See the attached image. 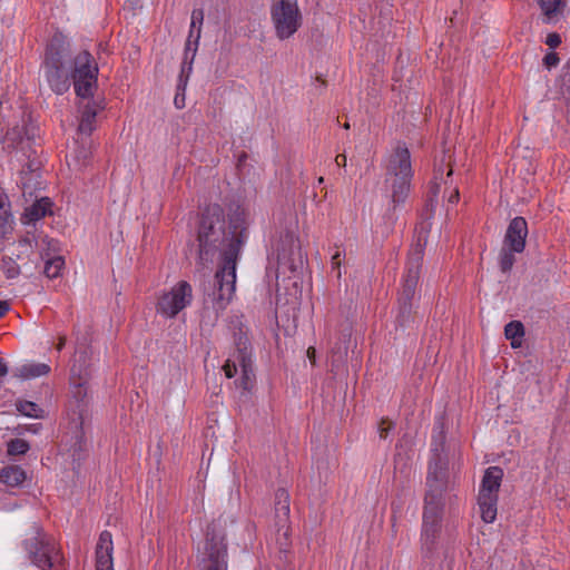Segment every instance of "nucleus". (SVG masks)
Instances as JSON below:
<instances>
[{"label":"nucleus","mask_w":570,"mask_h":570,"mask_svg":"<svg viewBox=\"0 0 570 570\" xmlns=\"http://www.w3.org/2000/svg\"><path fill=\"white\" fill-rule=\"evenodd\" d=\"M249 213L239 205L230 208L228 232L219 206H212L203 215L198 230L199 259L212 261L219 250L222 264L216 273L217 289L214 296L216 311H224L232 302L236 289V264L240 248L247 238Z\"/></svg>","instance_id":"nucleus-1"},{"label":"nucleus","mask_w":570,"mask_h":570,"mask_svg":"<svg viewBox=\"0 0 570 570\" xmlns=\"http://www.w3.org/2000/svg\"><path fill=\"white\" fill-rule=\"evenodd\" d=\"M98 66L92 56L80 52L73 62L72 79L77 96L83 101L79 105L80 119L78 131L90 135L96 127V116L104 106L100 101L90 99L97 87Z\"/></svg>","instance_id":"nucleus-2"},{"label":"nucleus","mask_w":570,"mask_h":570,"mask_svg":"<svg viewBox=\"0 0 570 570\" xmlns=\"http://www.w3.org/2000/svg\"><path fill=\"white\" fill-rule=\"evenodd\" d=\"M429 490L425 495L423 522L421 531V547L425 553L434 550L441 533L444 509L443 485L436 479L428 478Z\"/></svg>","instance_id":"nucleus-3"},{"label":"nucleus","mask_w":570,"mask_h":570,"mask_svg":"<svg viewBox=\"0 0 570 570\" xmlns=\"http://www.w3.org/2000/svg\"><path fill=\"white\" fill-rule=\"evenodd\" d=\"M411 156L407 148L397 146L387 158L385 184L391 189L392 202L401 204L410 193L412 179Z\"/></svg>","instance_id":"nucleus-4"},{"label":"nucleus","mask_w":570,"mask_h":570,"mask_svg":"<svg viewBox=\"0 0 570 570\" xmlns=\"http://www.w3.org/2000/svg\"><path fill=\"white\" fill-rule=\"evenodd\" d=\"M24 546L32 562L41 570H58L62 559L60 550L41 529L35 528L24 540Z\"/></svg>","instance_id":"nucleus-5"},{"label":"nucleus","mask_w":570,"mask_h":570,"mask_svg":"<svg viewBox=\"0 0 570 570\" xmlns=\"http://www.w3.org/2000/svg\"><path fill=\"white\" fill-rule=\"evenodd\" d=\"M269 13L275 35L281 40L293 37L303 22L297 0H272Z\"/></svg>","instance_id":"nucleus-6"},{"label":"nucleus","mask_w":570,"mask_h":570,"mask_svg":"<svg viewBox=\"0 0 570 570\" xmlns=\"http://www.w3.org/2000/svg\"><path fill=\"white\" fill-rule=\"evenodd\" d=\"M193 302V287L186 281H179L168 291H164L157 299L156 312L165 318L176 317Z\"/></svg>","instance_id":"nucleus-7"},{"label":"nucleus","mask_w":570,"mask_h":570,"mask_svg":"<svg viewBox=\"0 0 570 570\" xmlns=\"http://www.w3.org/2000/svg\"><path fill=\"white\" fill-rule=\"evenodd\" d=\"M528 235V225L523 217H515L508 226L504 245L511 252L521 253L525 247V238Z\"/></svg>","instance_id":"nucleus-8"},{"label":"nucleus","mask_w":570,"mask_h":570,"mask_svg":"<svg viewBox=\"0 0 570 570\" xmlns=\"http://www.w3.org/2000/svg\"><path fill=\"white\" fill-rule=\"evenodd\" d=\"M203 21H204L203 10L202 9L193 10L189 36H188V39H187L186 46H185V60L189 59L188 71L191 70V63H193V60L197 52Z\"/></svg>","instance_id":"nucleus-9"},{"label":"nucleus","mask_w":570,"mask_h":570,"mask_svg":"<svg viewBox=\"0 0 570 570\" xmlns=\"http://www.w3.org/2000/svg\"><path fill=\"white\" fill-rule=\"evenodd\" d=\"M111 533L104 531L96 548V570H114Z\"/></svg>","instance_id":"nucleus-10"},{"label":"nucleus","mask_w":570,"mask_h":570,"mask_svg":"<svg viewBox=\"0 0 570 570\" xmlns=\"http://www.w3.org/2000/svg\"><path fill=\"white\" fill-rule=\"evenodd\" d=\"M208 560L205 570H227L226 546L223 539H210L206 543Z\"/></svg>","instance_id":"nucleus-11"},{"label":"nucleus","mask_w":570,"mask_h":570,"mask_svg":"<svg viewBox=\"0 0 570 570\" xmlns=\"http://www.w3.org/2000/svg\"><path fill=\"white\" fill-rule=\"evenodd\" d=\"M234 344L236 346V355L239 361L242 372L244 376L248 379L252 365V352L247 331L239 328L238 332H235Z\"/></svg>","instance_id":"nucleus-12"},{"label":"nucleus","mask_w":570,"mask_h":570,"mask_svg":"<svg viewBox=\"0 0 570 570\" xmlns=\"http://www.w3.org/2000/svg\"><path fill=\"white\" fill-rule=\"evenodd\" d=\"M45 72L50 88L56 94L61 95L69 89L68 77L55 61L46 60Z\"/></svg>","instance_id":"nucleus-13"},{"label":"nucleus","mask_w":570,"mask_h":570,"mask_svg":"<svg viewBox=\"0 0 570 570\" xmlns=\"http://www.w3.org/2000/svg\"><path fill=\"white\" fill-rule=\"evenodd\" d=\"M502 478L503 471L501 468H488L481 481L479 495L499 498L498 493L501 487Z\"/></svg>","instance_id":"nucleus-14"},{"label":"nucleus","mask_w":570,"mask_h":570,"mask_svg":"<svg viewBox=\"0 0 570 570\" xmlns=\"http://www.w3.org/2000/svg\"><path fill=\"white\" fill-rule=\"evenodd\" d=\"M420 255H417L415 259H411L403 277L402 296L406 301H410L414 295L420 278Z\"/></svg>","instance_id":"nucleus-15"},{"label":"nucleus","mask_w":570,"mask_h":570,"mask_svg":"<svg viewBox=\"0 0 570 570\" xmlns=\"http://www.w3.org/2000/svg\"><path fill=\"white\" fill-rule=\"evenodd\" d=\"M51 208L52 202L48 197H42L38 199L36 203H33L31 206L26 208L24 214L22 216V223L31 224L43 218L46 215L51 214Z\"/></svg>","instance_id":"nucleus-16"},{"label":"nucleus","mask_w":570,"mask_h":570,"mask_svg":"<svg viewBox=\"0 0 570 570\" xmlns=\"http://www.w3.org/2000/svg\"><path fill=\"white\" fill-rule=\"evenodd\" d=\"M26 479L27 473L19 465H8L0 471V482L8 487H20Z\"/></svg>","instance_id":"nucleus-17"},{"label":"nucleus","mask_w":570,"mask_h":570,"mask_svg":"<svg viewBox=\"0 0 570 570\" xmlns=\"http://www.w3.org/2000/svg\"><path fill=\"white\" fill-rule=\"evenodd\" d=\"M478 504L480 509L481 519L485 523L494 522L498 512V498L478 495Z\"/></svg>","instance_id":"nucleus-18"},{"label":"nucleus","mask_w":570,"mask_h":570,"mask_svg":"<svg viewBox=\"0 0 570 570\" xmlns=\"http://www.w3.org/2000/svg\"><path fill=\"white\" fill-rule=\"evenodd\" d=\"M13 230V218L10 213V205L0 195V242L6 239Z\"/></svg>","instance_id":"nucleus-19"},{"label":"nucleus","mask_w":570,"mask_h":570,"mask_svg":"<svg viewBox=\"0 0 570 570\" xmlns=\"http://www.w3.org/2000/svg\"><path fill=\"white\" fill-rule=\"evenodd\" d=\"M50 371L49 365L45 363H28L19 367V376L26 380L40 377L48 374Z\"/></svg>","instance_id":"nucleus-20"},{"label":"nucleus","mask_w":570,"mask_h":570,"mask_svg":"<svg viewBox=\"0 0 570 570\" xmlns=\"http://www.w3.org/2000/svg\"><path fill=\"white\" fill-rule=\"evenodd\" d=\"M504 335L507 340L511 341L512 347H519L521 345V340L524 335V328L521 322L513 321L505 325Z\"/></svg>","instance_id":"nucleus-21"},{"label":"nucleus","mask_w":570,"mask_h":570,"mask_svg":"<svg viewBox=\"0 0 570 570\" xmlns=\"http://www.w3.org/2000/svg\"><path fill=\"white\" fill-rule=\"evenodd\" d=\"M45 259V268L43 273L48 278H57L60 276L62 269L65 268V259L62 256L57 255L53 257H43Z\"/></svg>","instance_id":"nucleus-22"},{"label":"nucleus","mask_w":570,"mask_h":570,"mask_svg":"<svg viewBox=\"0 0 570 570\" xmlns=\"http://www.w3.org/2000/svg\"><path fill=\"white\" fill-rule=\"evenodd\" d=\"M538 3L547 22H550L560 12L562 7V0H538Z\"/></svg>","instance_id":"nucleus-23"},{"label":"nucleus","mask_w":570,"mask_h":570,"mask_svg":"<svg viewBox=\"0 0 570 570\" xmlns=\"http://www.w3.org/2000/svg\"><path fill=\"white\" fill-rule=\"evenodd\" d=\"M23 128L22 127H13L11 130H9L4 136V144L7 148L16 149L17 145H24L29 144L28 141L23 140Z\"/></svg>","instance_id":"nucleus-24"},{"label":"nucleus","mask_w":570,"mask_h":570,"mask_svg":"<svg viewBox=\"0 0 570 570\" xmlns=\"http://www.w3.org/2000/svg\"><path fill=\"white\" fill-rule=\"evenodd\" d=\"M38 178L39 174L36 170H32L30 173L21 171L20 185L23 190V194H32V189H35L39 184Z\"/></svg>","instance_id":"nucleus-25"},{"label":"nucleus","mask_w":570,"mask_h":570,"mask_svg":"<svg viewBox=\"0 0 570 570\" xmlns=\"http://www.w3.org/2000/svg\"><path fill=\"white\" fill-rule=\"evenodd\" d=\"M17 410L24 416L28 417H41L42 416V409L39 407L38 404L30 402V401H19L16 404Z\"/></svg>","instance_id":"nucleus-26"},{"label":"nucleus","mask_w":570,"mask_h":570,"mask_svg":"<svg viewBox=\"0 0 570 570\" xmlns=\"http://www.w3.org/2000/svg\"><path fill=\"white\" fill-rule=\"evenodd\" d=\"M188 63H189V59L188 60H185L184 59V63H183V68H181V73L185 72V68L187 67L188 68ZM186 83H187V80L183 79V75H180V79H179V83L177 86V92L175 95V98H174V105L177 109H183L185 107V89H186Z\"/></svg>","instance_id":"nucleus-27"},{"label":"nucleus","mask_w":570,"mask_h":570,"mask_svg":"<svg viewBox=\"0 0 570 570\" xmlns=\"http://www.w3.org/2000/svg\"><path fill=\"white\" fill-rule=\"evenodd\" d=\"M30 449L29 443L23 439H13L8 443L9 455H21L28 452Z\"/></svg>","instance_id":"nucleus-28"},{"label":"nucleus","mask_w":570,"mask_h":570,"mask_svg":"<svg viewBox=\"0 0 570 570\" xmlns=\"http://www.w3.org/2000/svg\"><path fill=\"white\" fill-rule=\"evenodd\" d=\"M276 511L285 518L289 514V495L285 490H278L276 493Z\"/></svg>","instance_id":"nucleus-29"},{"label":"nucleus","mask_w":570,"mask_h":570,"mask_svg":"<svg viewBox=\"0 0 570 570\" xmlns=\"http://www.w3.org/2000/svg\"><path fill=\"white\" fill-rule=\"evenodd\" d=\"M344 257H345L344 250L341 249L338 246H336V249L332 254V257H331V265H332V269H333V272H335L337 278L342 277L341 265L343 263Z\"/></svg>","instance_id":"nucleus-30"},{"label":"nucleus","mask_w":570,"mask_h":570,"mask_svg":"<svg viewBox=\"0 0 570 570\" xmlns=\"http://www.w3.org/2000/svg\"><path fill=\"white\" fill-rule=\"evenodd\" d=\"M1 267L8 278H14L20 274V267L12 258H3Z\"/></svg>","instance_id":"nucleus-31"},{"label":"nucleus","mask_w":570,"mask_h":570,"mask_svg":"<svg viewBox=\"0 0 570 570\" xmlns=\"http://www.w3.org/2000/svg\"><path fill=\"white\" fill-rule=\"evenodd\" d=\"M238 366L240 367L239 361L237 360V355L235 354L233 357L227 358L225 364L223 365V371L226 377L232 379L238 372Z\"/></svg>","instance_id":"nucleus-32"},{"label":"nucleus","mask_w":570,"mask_h":570,"mask_svg":"<svg viewBox=\"0 0 570 570\" xmlns=\"http://www.w3.org/2000/svg\"><path fill=\"white\" fill-rule=\"evenodd\" d=\"M514 252H511L510 249L507 250L505 248L502 249L500 254V267L503 272H508L512 268L514 264Z\"/></svg>","instance_id":"nucleus-33"},{"label":"nucleus","mask_w":570,"mask_h":570,"mask_svg":"<svg viewBox=\"0 0 570 570\" xmlns=\"http://www.w3.org/2000/svg\"><path fill=\"white\" fill-rule=\"evenodd\" d=\"M559 63V57L556 52H548L543 58V65L551 69Z\"/></svg>","instance_id":"nucleus-34"},{"label":"nucleus","mask_w":570,"mask_h":570,"mask_svg":"<svg viewBox=\"0 0 570 570\" xmlns=\"http://www.w3.org/2000/svg\"><path fill=\"white\" fill-rule=\"evenodd\" d=\"M546 43L552 49L557 48L561 43V38L558 33L551 32L547 36Z\"/></svg>","instance_id":"nucleus-35"},{"label":"nucleus","mask_w":570,"mask_h":570,"mask_svg":"<svg viewBox=\"0 0 570 570\" xmlns=\"http://www.w3.org/2000/svg\"><path fill=\"white\" fill-rule=\"evenodd\" d=\"M390 429H391V423L386 422V421H382L381 424H380V435H381V438H385L387 432L390 431Z\"/></svg>","instance_id":"nucleus-36"},{"label":"nucleus","mask_w":570,"mask_h":570,"mask_svg":"<svg viewBox=\"0 0 570 570\" xmlns=\"http://www.w3.org/2000/svg\"><path fill=\"white\" fill-rule=\"evenodd\" d=\"M459 197H460V194H459V189H454L453 193L450 195L449 197V203L451 204H456L458 200H459Z\"/></svg>","instance_id":"nucleus-37"},{"label":"nucleus","mask_w":570,"mask_h":570,"mask_svg":"<svg viewBox=\"0 0 570 570\" xmlns=\"http://www.w3.org/2000/svg\"><path fill=\"white\" fill-rule=\"evenodd\" d=\"M9 311V304L6 301H0V318Z\"/></svg>","instance_id":"nucleus-38"},{"label":"nucleus","mask_w":570,"mask_h":570,"mask_svg":"<svg viewBox=\"0 0 570 570\" xmlns=\"http://www.w3.org/2000/svg\"><path fill=\"white\" fill-rule=\"evenodd\" d=\"M335 161L338 166H343L345 167L346 166V156L341 154V155H337L336 158H335Z\"/></svg>","instance_id":"nucleus-39"},{"label":"nucleus","mask_w":570,"mask_h":570,"mask_svg":"<svg viewBox=\"0 0 570 570\" xmlns=\"http://www.w3.org/2000/svg\"><path fill=\"white\" fill-rule=\"evenodd\" d=\"M315 354H316V351H315L314 347H308L307 348V357L312 362V364L315 363Z\"/></svg>","instance_id":"nucleus-40"},{"label":"nucleus","mask_w":570,"mask_h":570,"mask_svg":"<svg viewBox=\"0 0 570 570\" xmlns=\"http://www.w3.org/2000/svg\"><path fill=\"white\" fill-rule=\"evenodd\" d=\"M65 344H66V337H65V336H60V337H59V342H58V344H57V350H58V351H61V350H62V347L65 346Z\"/></svg>","instance_id":"nucleus-41"},{"label":"nucleus","mask_w":570,"mask_h":570,"mask_svg":"<svg viewBox=\"0 0 570 570\" xmlns=\"http://www.w3.org/2000/svg\"><path fill=\"white\" fill-rule=\"evenodd\" d=\"M8 373L7 365L0 361V376H4Z\"/></svg>","instance_id":"nucleus-42"},{"label":"nucleus","mask_w":570,"mask_h":570,"mask_svg":"<svg viewBox=\"0 0 570 570\" xmlns=\"http://www.w3.org/2000/svg\"><path fill=\"white\" fill-rule=\"evenodd\" d=\"M21 247H31V243L28 239H23L20 242Z\"/></svg>","instance_id":"nucleus-43"},{"label":"nucleus","mask_w":570,"mask_h":570,"mask_svg":"<svg viewBox=\"0 0 570 570\" xmlns=\"http://www.w3.org/2000/svg\"><path fill=\"white\" fill-rule=\"evenodd\" d=\"M48 245H49V247H51V248H53V249H56V248H57V242H55V240H52V239L48 242Z\"/></svg>","instance_id":"nucleus-44"},{"label":"nucleus","mask_w":570,"mask_h":570,"mask_svg":"<svg viewBox=\"0 0 570 570\" xmlns=\"http://www.w3.org/2000/svg\"><path fill=\"white\" fill-rule=\"evenodd\" d=\"M76 371H77V370H76V365H73V366H72V368H71L72 376H75V375H76Z\"/></svg>","instance_id":"nucleus-45"},{"label":"nucleus","mask_w":570,"mask_h":570,"mask_svg":"<svg viewBox=\"0 0 570 570\" xmlns=\"http://www.w3.org/2000/svg\"><path fill=\"white\" fill-rule=\"evenodd\" d=\"M344 128H345V129H348V128H350V125L346 122V124L344 125Z\"/></svg>","instance_id":"nucleus-46"},{"label":"nucleus","mask_w":570,"mask_h":570,"mask_svg":"<svg viewBox=\"0 0 570 570\" xmlns=\"http://www.w3.org/2000/svg\"><path fill=\"white\" fill-rule=\"evenodd\" d=\"M323 180H324L323 177H320L318 183L322 184Z\"/></svg>","instance_id":"nucleus-47"}]
</instances>
